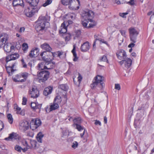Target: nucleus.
Segmentation results:
<instances>
[{
	"mask_svg": "<svg viewBox=\"0 0 154 154\" xmlns=\"http://www.w3.org/2000/svg\"><path fill=\"white\" fill-rule=\"evenodd\" d=\"M29 93L31 95V97L33 98H36L39 96V91L36 86L32 87L31 91L30 90Z\"/></svg>",
	"mask_w": 154,
	"mask_h": 154,
	"instance_id": "obj_9",
	"label": "nucleus"
},
{
	"mask_svg": "<svg viewBox=\"0 0 154 154\" xmlns=\"http://www.w3.org/2000/svg\"><path fill=\"white\" fill-rule=\"evenodd\" d=\"M98 36L97 35H94V38H95V40L94 41H95V42H96L97 40L98 41V39H101V38H99Z\"/></svg>",
	"mask_w": 154,
	"mask_h": 154,
	"instance_id": "obj_64",
	"label": "nucleus"
},
{
	"mask_svg": "<svg viewBox=\"0 0 154 154\" xmlns=\"http://www.w3.org/2000/svg\"><path fill=\"white\" fill-rule=\"evenodd\" d=\"M119 32L122 36H125V35L126 32L125 31L120 30Z\"/></svg>",
	"mask_w": 154,
	"mask_h": 154,
	"instance_id": "obj_62",
	"label": "nucleus"
},
{
	"mask_svg": "<svg viewBox=\"0 0 154 154\" xmlns=\"http://www.w3.org/2000/svg\"><path fill=\"white\" fill-rule=\"evenodd\" d=\"M42 104H38V102L37 103H31V107L32 109L35 110L36 109H39L40 111L42 106Z\"/></svg>",
	"mask_w": 154,
	"mask_h": 154,
	"instance_id": "obj_17",
	"label": "nucleus"
},
{
	"mask_svg": "<svg viewBox=\"0 0 154 154\" xmlns=\"http://www.w3.org/2000/svg\"><path fill=\"white\" fill-rule=\"evenodd\" d=\"M65 23V21H64L61 24V27H62V28H61L60 30H59V32L60 33H63L64 34H66L68 25L66 26Z\"/></svg>",
	"mask_w": 154,
	"mask_h": 154,
	"instance_id": "obj_19",
	"label": "nucleus"
},
{
	"mask_svg": "<svg viewBox=\"0 0 154 154\" xmlns=\"http://www.w3.org/2000/svg\"><path fill=\"white\" fill-rule=\"evenodd\" d=\"M44 135H37L36 139L40 143L42 142V138Z\"/></svg>",
	"mask_w": 154,
	"mask_h": 154,
	"instance_id": "obj_38",
	"label": "nucleus"
},
{
	"mask_svg": "<svg viewBox=\"0 0 154 154\" xmlns=\"http://www.w3.org/2000/svg\"><path fill=\"white\" fill-rule=\"evenodd\" d=\"M39 49L38 48H33L30 51L29 56L31 58L35 57L39 55Z\"/></svg>",
	"mask_w": 154,
	"mask_h": 154,
	"instance_id": "obj_10",
	"label": "nucleus"
},
{
	"mask_svg": "<svg viewBox=\"0 0 154 154\" xmlns=\"http://www.w3.org/2000/svg\"><path fill=\"white\" fill-rule=\"evenodd\" d=\"M94 124L95 125H98L100 126H101V123L100 122V121H98L97 120H96L94 122Z\"/></svg>",
	"mask_w": 154,
	"mask_h": 154,
	"instance_id": "obj_63",
	"label": "nucleus"
},
{
	"mask_svg": "<svg viewBox=\"0 0 154 154\" xmlns=\"http://www.w3.org/2000/svg\"><path fill=\"white\" fill-rule=\"evenodd\" d=\"M51 0H47L43 4L42 6L45 7L51 4Z\"/></svg>",
	"mask_w": 154,
	"mask_h": 154,
	"instance_id": "obj_44",
	"label": "nucleus"
},
{
	"mask_svg": "<svg viewBox=\"0 0 154 154\" xmlns=\"http://www.w3.org/2000/svg\"><path fill=\"white\" fill-rule=\"evenodd\" d=\"M14 149L18 152H21L23 148L19 146L16 145L14 147Z\"/></svg>",
	"mask_w": 154,
	"mask_h": 154,
	"instance_id": "obj_37",
	"label": "nucleus"
},
{
	"mask_svg": "<svg viewBox=\"0 0 154 154\" xmlns=\"http://www.w3.org/2000/svg\"><path fill=\"white\" fill-rule=\"evenodd\" d=\"M98 41L102 43H104L106 44L107 45L109 46V44L107 43V42L104 40L103 39L101 38V39H98Z\"/></svg>",
	"mask_w": 154,
	"mask_h": 154,
	"instance_id": "obj_57",
	"label": "nucleus"
},
{
	"mask_svg": "<svg viewBox=\"0 0 154 154\" xmlns=\"http://www.w3.org/2000/svg\"><path fill=\"white\" fill-rule=\"evenodd\" d=\"M19 57L18 54H14L8 55L6 57V62L7 63L8 62L12 60H14L17 59Z\"/></svg>",
	"mask_w": 154,
	"mask_h": 154,
	"instance_id": "obj_11",
	"label": "nucleus"
},
{
	"mask_svg": "<svg viewBox=\"0 0 154 154\" xmlns=\"http://www.w3.org/2000/svg\"><path fill=\"white\" fill-rule=\"evenodd\" d=\"M63 34L64 35H63L64 36L66 35L65 37V41H69L70 39L71 35L69 33L67 34V33H66V34Z\"/></svg>",
	"mask_w": 154,
	"mask_h": 154,
	"instance_id": "obj_40",
	"label": "nucleus"
},
{
	"mask_svg": "<svg viewBox=\"0 0 154 154\" xmlns=\"http://www.w3.org/2000/svg\"><path fill=\"white\" fill-rule=\"evenodd\" d=\"M4 127V124L3 122L0 121V131H2L3 128Z\"/></svg>",
	"mask_w": 154,
	"mask_h": 154,
	"instance_id": "obj_58",
	"label": "nucleus"
},
{
	"mask_svg": "<svg viewBox=\"0 0 154 154\" xmlns=\"http://www.w3.org/2000/svg\"><path fill=\"white\" fill-rule=\"evenodd\" d=\"M34 8L31 6L28 7L26 8L24 11V14L27 17L30 18L32 17L35 14V13L38 12L39 10L35 9Z\"/></svg>",
	"mask_w": 154,
	"mask_h": 154,
	"instance_id": "obj_3",
	"label": "nucleus"
},
{
	"mask_svg": "<svg viewBox=\"0 0 154 154\" xmlns=\"http://www.w3.org/2000/svg\"><path fill=\"white\" fill-rule=\"evenodd\" d=\"M81 33V31L80 30H77L75 32V36L77 37H80Z\"/></svg>",
	"mask_w": 154,
	"mask_h": 154,
	"instance_id": "obj_50",
	"label": "nucleus"
},
{
	"mask_svg": "<svg viewBox=\"0 0 154 154\" xmlns=\"http://www.w3.org/2000/svg\"><path fill=\"white\" fill-rule=\"evenodd\" d=\"M8 40V38L7 37L4 38L3 37L1 39H0V41H2V43L3 44L5 45L6 42Z\"/></svg>",
	"mask_w": 154,
	"mask_h": 154,
	"instance_id": "obj_48",
	"label": "nucleus"
},
{
	"mask_svg": "<svg viewBox=\"0 0 154 154\" xmlns=\"http://www.w3.org/2000/svg\"><path fill=\"white\" fill-rule=\"evenodd\" d=\"M45 53L46 54L47 52L45 51H44L42 52L40 54V56L42 57V59L46 62H51L52 61L53 59H50V57H48L49 58H46L45 56H43L44 54Z\"/></svg>",
	"mask_w": 154,
	"mask_h": 154,
	"instance_id": "obj_25",
	"label": "nucleus"
},
{
	"mask_svg": "<svg viewBox=\"0 0 154 154\" xmlns=\"http://www.w3.org/2000/svg\"><path fill=\"white\" fill-rule=\"evenodd\" d=\"M35 26V28L37 32H39L38 35H42L45 32V28L46 26L42 24L41 23H36Z\"/></svg>",
	"mask_w": 154,
	"mask_h": 154,
	"instance_id": "obj_6",
	"label": "nucleus"
},
{
	"mask_svg": "<svg viewBox=\"0 0 154 154\" xmlns=\"http://www.w3.org/2000/svg\"><path fill=\"white\" fill-rule=\"evenodd\" d=\"M12 4L14 7L24 5L23 0H14L12 2Z\"/></svg>",
	"mask_w": 154,
	"mask_h": 154,
	"instance_id": "obj_22",
	"label": "nucleus"
},
{
	"mask_svg": "<svg viewBox=\"0 0 154 154\" xmlns=\"http://www.w3.org/2000/svg\"><path fill=\"white\" fill-rule=\"evenodd\" d=\"M116 55L118 59L121 60L122 57L125 59L126 57V54L125 51L123 49H121L116 53Z\"/></svg>",
	"mask_w": 154,
	"mask_h": 154,
	"instance_id": "obj_12",
	"label": "nucleus"
},
{
	"mask_svg": "<svg viewBox=\"0 0 154 154\" xmlns=\"http://www.w3.org/2000/svg\"><path fill=\"white\" fill-rule=\"evenodd\" d=\"M78 144L77 142L74 141L72 145V147L74 149L76 148L78 146Z\"/></svg>",
	"mask_w": 154,
	"mask_h": 154,
	"instance_id": "obj_47",
	"label": "nucleus"
},
{
	"mask_svg": "<svg viewBox=\"0 0 154 154\" xmlns=\"http://www.w3.org/2000/svg\"><path fill=\"white\" fill-rule=\"evenodd\" d=\"M84 20H81V24L84 28L88 29V24L89 22L88 19H84Z\"/></svg>",
	"mask_w": 154,
	"mask_h": 154,
	"instance_id": "obj_32",
	"label": "nucleus"
},
{
	"mask_svg": "<svg viewBox=\"0 0 154 154\" xmlns=\"http://www.w3.org/2000/svg\"><path fill=\"white\" fill-rule=\"evenodd\" d=\"M21 75L23 78L26 79L28 76V73L27 72H23L21 73Z\"/></svg>",
	"mask_w": 154,
	"mask_h": 154,
	"instance_id": "obj_51",
	"label": "nucleus"
},
{
	"mask_svg": "<svg viewBox=\"0 0 154 154\" xmlns=\"http://www.w3.org/2000/svg\"><path fill=\"white\" fill-rule=\"evenodd\" d=\"M31 123L33 124L34 125L38 128L41 124L42 122L41 120L38 118H35L32 119Z\"/></svg>",
	"mask_w": 154,
	"mask_h": 154,
	"instance_id": "obj_21",
	"label": "nucleus"
},
{
	"mask_svg": "<svg viewBox=\"0 0 154 154\" xmlns=\"http://www.w3.org/2000/svg\"><path fill=\"white\" fill-rule=\"evenodd\" d=\"M128 12L125 13H119L120 16L122 17L123 18H126V15L128 14Z\"/></svg>",
	"mask_w": 154,
	"mask_h": 154,
	"instance_id": "obj_53",
	"label": "nucleus"
},
{
	"mask_svg": "<svg viewBox=\"0 0 154 154\" xmlns=\"http://www.w3.org/2000/svg\"><path fill=\"white\" fill-rule=\"evenodd\" d=\"M115 88L118 90H120L121 89L120 85L119 84H115Z\"/></svg>",
	"mask_w": 154,
	"mask_h": 154,
	"instance_id": "obj_55",
	"label": "nucleus"
},
{
	"mask_svg": "<svg viewBox=\"0 0 154 154\" xmlns=\"http://www.w3.org/2000/svg\"><path fill=\"white\" fill-rule=\"evenodd\" d=\"M76 45L74 44L73 45V48L71 52L73 54L74 58L73 59V61L75 62L77 61L78 57H77V54L76 52Z\"/></svg>",
	"mask_w": 154,
	"mask_h": 154,
	"instance_id": "obj_26",
	"label": "nucleus"
},
{
	"mask_svg": "<svg viewBox=\"0 0 154 154\" xmlns=\"http://www.w3.org/2000/svg\"><path fill=\"white\" fill-rule=\"evenodd\" d=\"M45 63L44 62H41L40 63H39L38 65V68L39 70H41L42 69V68H43V66L44 65Z\"/></svg>",
	"mask_w": 154,
	"mask_h": 154,
	"instance_id": "obj_39",
	"label": "nucleus"
},
{
	"mask_svg": "<svg viewBox=\"0 0 154 154\" xmlns=\"http://www.w3.org/2000/svg\"><path fill=\"white\" fill-rule=\"evenodd\" d=\"M59 88H60L61 90L64 91H65L64 93L65 94H63V97L64 98H66V92L68 91L69 87L66 84H62L60 85L59 86Z\"/></svg>",
	"mask_w": 154,
	"mask_h": 154,
	"instance_id": "obj_16",
	"label": "nucleus"
},
{
	"mask_svg": "<svg viewBox=\"0 0 154 154\" xmlns=\"http://www.w3.org/2000/svg\"><path fill=\"white\" fill-rule=\"evenodd\" d=\"M39 2V0H32L30 3V6L34 8L35 9L39 10L40 8V7L38 6Z\"/></svg>",
	"mask_w": 154,
	"mask_h": 154,
	"instance_id": "obj_15",
	"label": "nucleus"
},
{
	"mask_svg": "<svg viewBox=\"0 0 154 154\" xmlns=\"http://www.w3.org/2000/svg\"><path fill=\"white\" fill-rule=\"evenodd\" d=\"M134 43L133 42H131L130 44L128 46V47L129 48H131L133 47L135 45V44H134Z\"/></svg>",
	"mask_w": 154,
	"mask_h": 154,
	"instance_id": "obj_61",
	"label": "nucleus"
},
{
	"mask_svg": "<svg viewBox=\"0 0 154 154\" xmlns=\"http://www.w3.org/2000/svg\"><path fill=\"white\" fill-rule=\"evenodd\" d=\"M62 101L61 97L60 95L56 96L54 98L53 102L58 105L60 104Z\"/></svg>",
	"mask_w": 154,
	"mask_h": 154,
	"instance_id": "obj_31",
	"label": "nucleus"
},
{
	"mask_svg": "<svg viewBox=\"0 0 154 154\" xmlns=\"http://www.w3.org/2000/svg\"><path fill=\"white\" fill-rule=\"evenodd\" d=\"M41 47L43 49L45 50L46 52H51V51L52 50L49 45L46 43H45L41 45Z\"/></svg>",
	"mask_w": 154,
	"mask_h": 154,
	"instance_id": "obj_18",
	"label": "nucleus"
},
{
	"mask_svg": "<svg viewBox=\"0 0 154 154\" xmlns=\"http://www.w3.org/2000/svg\"><path fill=\"white\" fill-rule=\"evenodd\" d=\"M100 59V61H106L107 63H108V61L107 59L106 56L105 55H104L101 57Z\"/></svg>",
	"mask_w": 154,
	"mask_h": 154,
	"instance_id": "obj_42",
	"label": "nucleus"
},
{
	"mask_svg": "<svg viewBox=\"0 0 154 154\" xmlns=\"http://www.w3.org/2000/svg\"><path fill=\"white\" fill-rule=\"evenodd\" d=\"M18 135H9V136L8 137L5 138V140L9 141H13L15 140L18 139L19 137H18Z\"/></svg>",
	"mask_w": 154,
	"mask_h": 154,
	"instance_id": "obj_28",
	"label": "nucleus"
},
{
	"mask_svg": "<svg viewBox=\"0 0 154 154\" xmlns=\"http://www.w3.org/2000/svg\"><path fill=\"white\" fill-rule=\"evenodd\" d=\"M96 25L97 23L95 22H94L93 23H90L89 24V25L88 26V29L93 28L94 26H96Z\"/></svg>",
	"mask_w": 154,
	"mask_h": 154,
	"instance_id": "obj_45",
	"label": "nucleus"
},
{
	"mask_svg": "<svg viewBox=\"0 0 154 154\" xmlns=\"http://www.w3.org/2000/svg\"><path fill=\"white\" fill-rule=\"evenodd\" d=\"M79 76L78 77V81L79 82V83H80V82L81 81L82 79V77L81 75L80 74H79Z\"/></svg>",
	"mask_w": 154,
	"mask_h": 154,
	"instance_id": "obj_59",
	"label": "nucleus"
},
{
	"mask_svg": "<svg viewBox=\"0 0 154 154\" xmlns=\"http://www.w3.org/2000/svg\"><path fill=\"white\" fill-rule=\"evenodd\" d=\"M23 49L24 51H26L28 48V44L26 43H23L22 45Z\"/></svg>",
	"mask_w": 154,
	"mask_h": 154,
	"instance_id": "obj_46",
	"label": "nucleus"
},
{
	"mask_svg": "<svg viewBox=\"0 0 154 154\" xmlns=\"http://www.w3.org/2000/svg\"><path fill=\"white\" fill-rule=\"evenodd\" d=\"M94 80L97 81V82L99 84L98 87L100 88V92H103L105 86V84L103 82V80L104 79L103 77L98 75L94 77Z\"/></svg>",
	"mask_w": 154,
	"mask_h": 154,
	"instance_id": "obj_5",
	"label": "nucleus"
},
{
	"mask_svg": "<svg viewBox=\"0 0 154 154\" xmlns=\"http://www.w3.org/2000/svg\"><path fill=\"white\" fill-rule=\"evenodd\" d=\"M37 142L35 140H33L31 142L32 147L34 149L37 148Z\"/></svg>",
	"mask_w": 154,
	"mask_h": 154,
	"instance_id": "obj_36",
	"label": "nucleus"
},
{
	"mask_svg": "<svg viewBox=\"0 0 154 154\" xmlns=\"http://www.w3.org/2000/svg\"><path fill=\"white\" fill-rule=\"evenodd\" d=\"M94 14V12L88 9H86L83 11L82 14V17L84 19H88L93 17Z\"/></svg>",
	"mask_w": 154,
	"mask_h": 154,
	"instance_id": "obj_8",
	"label": "nucleus"
},
{
	"mask_svg": "<svg viewBox=\"0 0 154 154\" xmlns=\"http://www.w3.org/2000/svg\"><path fill=\"white\" fill-rule=\"evenodd\" d=\"M132 60L130 58H127L125 59V66L127 68H129L131 65Z\"/></svg>",
	"mask_w": 154,
	"mask_h": 154,
	"instance_id": "obj_27",
	"label": "nucleus"
},
{
	"mask_svg": "<svg viewBox=\"0 0 154 154\" xmlns=\"http://www.w3.org/2000/svg\"><path fill=\"white\" fill-rule=\"evenodd\" d=\"M14 109H16V110L17 111L16 113L17 114H18L21 110V108L18 107L17 104H15L14 105Z\"/></svg>",
	"mask_w": 154,
	"mask_h": 154,
	"instance_id": "obj_43",
	"label": "nucleus"
},
{
	"mask_svg": "<svg viewBox=\"0 0 154 154\" xmlns=\"http://www.w3.org/2000/svg\"><path fill=\"white\" fill-rule=\"evenodd\" d=\"M30 128L33 131L36 129L38 128L36 126V125H34L31 122L29 124V125Z\"/></svg>",
	"mask_w": 154,
	"mask_h": 154,
	"instance_id": "obj_41",
	"label": "nucleus"
},
{
	"mask_svg": "<svg viewBox=\"0 0 154 154\" xmlns=\"http://www.w3.org/2000/svg\"><path fill=\"white\" fill-rule=\"evenodd\" d=\"M7 117L9 122L11 124H12L13 121V119L12 115L10 113H9L7 115Z\"/></svg>",
	"mask_w": 154,
	"mask_h": 154,
	"instance_id": "obj_34",
	"label": "nucleus"
},
{
	"mask_svg": "<svg viewBox=\"0 0 154 154\" xmlns=\"http://www.w3.org/2000/svg\"><path fill=\"white\" fill-rule=\"evenodd\" d=\"M72 121L74 123L73 124H81L82 122V120L80 117H77L74 118L73 119Z\"/></svg>",
	"mask_w": 154,
	"mask_h": 154,
	"instance_id": "obj_29",
	"label": "nucleus"
},
{
	"mask_svg": "<svg viewBox=\"0 0 154 154\" xmlns=\"http://www.w3.org/2000/svg\"><path fill=\"white\" fill-rule=\"evenodd\" d=\"M36 22L41 23L42 24L46 26L47 27H48L49 25V23L48 21V15L47 14L45 16H40Z\"/></svg>",
	"mask_w": 154,
	"mask_h": 154,
	"instance_id": "obj_7",
	"label": "nucleus"
},
{
	"mask_svg": "<svg viewBox=\"0 0 154 154\" xmlns=\"http://www.w3.org/2000/svg\"><path fill=\"white\" fill-rule=\"evenodd\" d=\"M129 36L130 40L134 43L136 42V39L139 32L134 28H130L129 29Z\"/></svg>",
	"mask_w": 154,
	"mask_h": 154,
	"instance_id": "obj_4",
	"label": "nucleus"
},
{
	"mask_svg": "<svg viewBox=\"0 0 154 154\" xmlns=\"http://www.w3.org/2000/svg\"><path fill=\"white\" fill-rule=\"evenodd\" d=\"M29 122L27 121H25L22 122L20 125V127H22L24 131H26L29 128Z\"/></svg>",
	"mask_w": 154,
	"mask_h": 154,
	"instance_id": "obj_20",
	"label": "nucleus"
},
{
	"mask_svg": "<svg viewBox=\"0 0 154 154\" xmlns=\"http://www.w3.org/2000/svg\"><path fill=\"white\" fill-rule=\"evenodd\" d=\"M115 2L118 5L126 3L131 6H132L135 4L134 0H130L128 2H126L125 0H115Z\"/></svg>",
	"mask_w": 154,
	"mask_h": 154,
	"instance_id": "obj_14",
	"label": "nucleus"
},
{
	"mask_svg": "<svg viewBox=\"0 0 154 154\" xmlns=\"http://www.w3.org/2000/svg\"><path fill=\"white\" fill-rule=\"evenodd\" d=\"M89 43L87 41L82 44L80 48V50L82 52H87L89 50Z\"/></svg>",
	"mask_w": 154,
	"mask_h": 154,
	"instance_id": "obj_13",
	"label": "nucleus"
},
{
	"mask_svg": "<svg viewBox=\"0 0 154 154\" xmlns=\"http://www.w3.org/2000/svg\"><path fill=\"white\" fill-rule=\"evenodd\" d=\"M27 100L26 98L25 97H23L22 99V104L23 105H26Z\"/></svg>",
	"mask_w": 154,
	"mask_h": 154,
	"instance_id": "obj_52",
	"label": "nucleus"
},
{
	"mask_svg": "<svg viewBox=\"0 0 154 154\" xmlns=\"http://www.w3.org/2000/svg\"><path fill=\"white\" fill-rule=\"evenodd\" d=\"M59 107V105H58L57 103L56 104L53 102L51 103L50 109V111H52L58 109Z\"/></svg>",
	"mask_w": 154,
	"mask_h": 154,
	"instance_id": "obj_30",
	"label": "nucleus"
},
{
	"mask_svg": "<svg viewBox=\"0 0 154 154\" xmlns=\"http://www.w3.org/2000/svg\"><path fill=\"white\" fill-rule=\"evenodd\" d=\"M21 61L23 65V67L25 68H26L27 67V65L24 62L23 59H22Z\"/></svg>",
	"mask_w": 154,
	"mask_h": 154,
	"instance_id": "obj_60",
	"label": "nucleus"
},
{
	"mask_svg": "<svg viewBox=\"0 0 154 154\" xmlns=\"http://www.w3.org/2000/svg\"><path fill=\"white\" fill-rule=\"evenodd\" d=\"M50 73L47 70H42L37 72V76L38 78H42L39 79L40 82H44L48 79L49 77Z\"/></svg>",
	"mask_w": 154,
	"mask_h": 154,
	"instance_id": "obj_1",
	"label": "nucleus"
},
{
	"mask_svg": "<svg viewBox=\"0 0 154 154\" xmlns=\"http://www.w3.org/2000/svg\"><path fill=\"white\" fill-rule=\"evenodd\" d=\"M78 2L79 5H80V2L79 0H61L60 2L63 5L65 6L69 5L68 8L70 10H75L74 8L75 5L76 4V2Z\"/></svg>",
	"mask_w": 154,
	"mask_h": 154,
	"instance_id": "obj_2",
	"label": "nucleus"
},
{
	"mask_svg": "<svg viewBox=\"0 0 154 154\" xmlns=\"http://www.w3.org/2000/svg\"><path fill=\"white\" fill-rule=\"evenodd\" d=\"M6 70L7 72V73H8L9 75H10L11 73V69L10 68V66H8V67H6Z\"/></svg>",
	"mask_w": 154,
	"mask_h": 154,
	"instance_id": "obj_54",
	"label": "nucleus"
},
{
	"mask_svg": "<svg viewBox=\"0 0 154 154\" xmlns=\"http://www.w3.org/2000/svg\"><path fill=\"white\" fill-rule=\"evenodd\" d=\"M140 122L139 119H135L134 123V125L135 128H140Z\"/></svg>",
	"mask_w": 154,
	"mask_h": 154,
	"instance_id": "obj_33",
	"label": "nucleus"
},
{
	"mask_svg": "<svg viewBox=\"0 0 154 154\" xmlns=\"http://www.w3.org/2000/svg\"><path fill=\"white\" fill-rule=\"evenodd\" d=\"M62 133L63 135H69L68 131L66 129L63 130Z\"/></svg>",
	"mask_w": 154,
	"mask_h": 154,
	"instance_id": "obj_56",
	"label": "nucleus"
},
{
	"mask_svg": "<svg viewBox=\"0 0 154 154\" xmlns=\"http://www.w3.org/2000/svg\"><path fill=\"white\" fill-rule=\"evenodd\" d=\"M52 90V87L50 86L46 88L43 91V94L44 95L47 96L51 93Z\"/></svg>",
	"mask_w": 154,
	"mask_h": 154,
	"instance_id": "obj_24",
	"label": "nucleus"
},
{
	"mask_svg": "<svg viewBox=\"0 0 154 154\" xmlns=\"http://www.w3.org/2000/svg\"><path fill=\"white\" fill-rule=\"evenodd\" d=\"M97 82V81H95V80H94V81H93V83L91 84L90 86L92 89H94L97 86H98V87L99 88L98 85L99 84Z\"/></svg>",
	"mask_w": 154,
	"mask_h": 154,
	"instance_id": "obj_35",
	"label": "nucleus"
},
{
	"mask_svg": "<svg viewBox=\"0 0 154 154\" xmlns=\"http://www.w3.org/2000/svg\"><path fill=\"white\" fill-rule=\"evenodd\" d=\"M81 124H73L72 125L74 127L75 126V128L78 130L79 131H81L82 130H84L83 132V133L80 134V135H84L85 131L86 132V130L84 129L83 127H82L81 125Z\"/></svg>",
	"mask_w": 154,
	"mask_h": 154,
	"instance_id": "obj_23",
	"label": "nucleus"
},
{
	"mask_svg": "<svg viewBox=\"0 0 154 154\" xmlns=\"http://www.w3.org/2000/svg\"><path fill=\"white\" fill-rule=\"evenodd\" d=\"M81 138L83 139V142H85L88 140V135H81Z\"/></svg>",
	"mask_w": 154,
	"mask_h": 154,
	"instance_id": "obj_49",
	"label": "nucleus"
}]
</instances>
